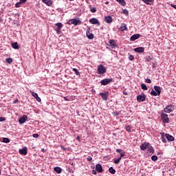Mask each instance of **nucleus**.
Returning <instances> with one entry per match:
<instances>
[{
  "label": "nucleus",
  "instance_id": "nucleus-1",
  "mask_svg": "<svg viewBox=\"0 0 176 176\" xmlns=\"http://www.w3.org/2000/svg\"><path fill=\"white\" fill-rule=\"evenodd\" d=\"M154 89H152L151 91V96H159L162 93V88L160 86L155 85L154 86Z\"/></svg>",
  "mask_w": 176,
  "mask_h": 176
},
{
  "label": "nucleus",
  "instance_id": "nucleus-2",
  "mask_svg": "<svg viewBox=\"0 0 176 176\" xmlns=\"http://www.w3.org/2000/svg\"><path fill=\"white\" fill-rule=\"evenodd\" d=\"M67 24H69V25H71L72 24L74 25H80V24H82V21L76 19H72L67 21Z\"/></svg>",
  "mask_w": 176,
  "mask_h": 176
},
{
  "label": "nucleus",
  "instance_id": "nucleus-3",
  "mask_svg": "<svg viewBox=\"0 0 176 176\" xmlns=\"http://www.w3.org/2000/svg\"><path fill=\"white\" fill-rule=\"evenodd\" d=\"M97 71L99 75H102L107 72V68H105L102 65H99L98 66Z\"/></svg>",
  "mask_w": 176,
  "mask_h": 176
},
{
  "label": "nucleus",
  "instance_id": "nucleus-4",
  "mask_svg": "<svg viewBox=\"0 0 176 176\" xmlns=\"http://www.w3.org/2000/svg\"><path fill=\"white\" fill-rule=\"evenodd\" d=\"M112 82H113V78H104L100 80V85H102V86H107V85H109V83H112Z\"/></svg>",
  "mask_w": 176,
  "mask_h": 176
},
{
  "label": "nucleus",
  "instance_id": "nucleus-5",
  "mask_svg": "<svg viewBox=\"0 0 176 176\" xmlns=\"http://www.w3.org/2000/svg\"><path fill=\"white\" fill-rule=\"evenodd\" d=\"M152 148V146L151 145V144L144 142L141 146H140V149L141 151H145L146 149L148 150L151 149Z\"/></svg>",
  "mask_w": 176,
  "mask_h": 176
},
{
  "label": "nucleus",
  "instance_id": "nucleus-6",
  "mask_svg": "<svg viewBox=\"0 0 176 176\" xmlns=\"http://www.w3.org/2000/svg\"><path fill=\"white\" fill-rule=\"evenodd\" d=\"M161 120L163 122V123H168L170 122L168 116L164 113H161Z\"/></svg>",
  "mask_w": 176,
  "mask_h": 176
},
{
  "label": "nucleus",
  "instance_id": "nucleus-7",
  "mask_svg": "<svg viewBox=\"0 0 176 176\" xmlns=\"http://www.w3.org/2000/svg\"><path fill=\"white\" fill-rule=\"evenodd\" d=\"M56 28L55 31H56L57 34H60L61 32V28H63V23H57L55 24Z\"/></svg>",
  "mask_w": 176,
  "mask_h": 176
},
{
  "label": "nucleus",
  "instance_id": "nucleus-8",
  "mask_svg": "<svg viewBox=\"0 0 176 176\" xmlns=\"http://www.w3.org/2000/svg\"><path fill=\"white\" fill-rule=\"evenodd\" d=\"M99 96H100V97H102V99L104 101H107L108 100V97L109 96L108 91L105 93H100Z\"/></svg>",
  "mask_w": 176,
  "mask_h": 176
},
{
  "label": "nucleus",
  "instance_id": "nucleus-9",
  "mask_svg": "<svg viewBox=\"0 0 176 176\" xmlns=\"http://www.w3.org/2000/svg\"><path fill=\"white\" fill-rule=\"evenodd\" d=\"M90 30H91L90 28H88L87 29L86 34H87L88 39H93V38H94V34H93V33L90 32Z\"/></svg>",
  "mask_w": 176,
  "mask_h": 176
},
{
  "label": "nucleus",
  "instance_id": "nucleus-10",
  "mask_svg": "<svg viewBox=\"0 0 176 176\" xmlns=\"http://www.w3.org/2000/svg\"><path fill=\"white\" fill-rule=\"evenodd\" d=\"M109 46H111V49H115V47H118V44L116 43V41L115 40H109Z\"/></svg>",
  "mask_w": 176,
  "mask_h": 176
},
{
  "label": "nucleus",
  "instance_id": "nucleus-11",
  "mask_svg": "<svg viewBox=\"0 0 176 176\" xmlns=\"http://www.w3.org/2000/svg\"><path fill=\"white\" fill-rule=\"evenodd\" d=\"M145 94L142 93L141 95H139L137 96V100L139 101L140 102H142L145 101Z\"/></svg>",
  "mask_w": 176,
  "mask_h": 176
},
{
  "label": "nucleus",
  "instance_id": "nucleus-12",
  "mask_svg": "<svg viewBox=\"0 0 176 176\" xmlns=\"http://www.w3.org/2000/svg\"><path fill=\"white\" fill-rule=\"evenodd\" d=\"M30 93L32 97H34L36 100V101H38V102H41V98H39V96H38V94L32 91H30Z\"/></svg>",
  "mask_w": 176,
  "mask_h": 176
},
{
  "label": "nucleus",
  "instance_id": "nucleus-13",
  "mask_svg": "<svg viewBox=\"0 0 176 176\" xmlns=\"http://www.w3.org/2000/svg\"><path fill=\"white\" fill-rule=\"evenodd\" d=\"M27 119H28V118L27 117V116L23 115L21 118H19V122L20 124H23L24 123H25V122H27Z\"/></svg>",
  "mask_w": 176,
  "mask_h": 176
},
{
  "label": "nucleus",
  "instance_id": "nucleus-14",
  "mask_svg": "<svg viewBox=\"0 0 176 176\" xmlns=\"http://www.w3.org/2000/svg\"><path fill=\"white\" fill-rule=\"evenodd\" d=\"M89 23L91 24H97V25H100V22L98 21V19L96 18H92L89 19Z\"/></svg>",
  "mask_w": 176,
  "mask_h": 176
},
{
  "label": "nucleus",
  "instance_id": "nucleus-15",
  "mask_svg": "<svg viewBox=\"0 0 176 176\" xmlns=\"http://www.w3.org/2000/svg\"><path fill=\"white\" fill-rule=\"evenodd\" d=\"M165 137L169 142H172L175 140V138L173 135H170L169 133H166Z\"/></svg>",
  "mask_w": 176,
  "mask_h": 176
},
{
  "label": "nucleus",
  "instance_id": "nucleus-16",
  "mask_svg": "<svg viewBox=\"0 0 176 176\" xmlns=\"http://www.w3.org/2000/svg\"><path fill=\"white\" fill-rule=\"evenodd\" d=\"M141 36V34H133V36H131V41L132 42H134V41H136V39H138Z\"/></svg>",
  "mask_w": 176,
  "mask_h": 176
},
{
  "label": "nucleus",
  "instance_id": "nucleus-17",
  "mask_svg": "<svg viewBox=\"0 0 176 176\" xmlns=\"http://www.w3.org/2000/svg\"><path fill=\"white\" fill-rule=\"evenodd\" d=\"M19 153L20 155H27L28 153V149L27 147H23L22 149H19Z\"/></svg>",
  "mask_w": 176,
  "mask_h": 176
},
{
  "label": "nucleus",
  "instance_id": "nucleus-18",
  "mask_svg": "<svg viewBox=\"0 0 176 176\" xmlns=\"http://www.w3.org/2000/svg\"><path fill=\"white\" fill-rule=\"evenodd\" d=\"M96 170L98 173H102V166H101V164H98L96 165Z\"/></svg>",
  "mask_w": 176,
  "mask_h": 176
},
{
  "label": "nucleus",
  "instance_id": "nucleus-19",
  "mask_svg": "<svg viewBox=\"0 0 176 176\" xmlns=\"http://www.w3.org/2000/svg\"><path fill=\"white\" fill-rule=\"evenodd\" d=\"M144 47H139L134 49V52H136V53H144Z\"/></svg>",
  "mask_w": 176,
  "mask_h": 176
},
{
  "label": "nucleus",
  "instance_id": "nucleus-20",
  "mask_svg": "<svg viewBox=\"0 0 176 176\" xmlns=\"http://www.w3.org/2000/svg\"><path fill=\"white\" fill-rule=\"evenodd\" d=\"M104 21H105V23H107L108 24H111V23H112V17L111 16H105Z\"/></svg>",
  "mask_w": 176,
  "mask_h": 176
},
{
  "label": "nucleus",
  "instance_id": "nucleus-21",
  "mask_svg": "<svg viewBox=\"0 0 176 176\" xmlns=\"http://www.w3.org/2000/svg\"><path fill=\"white\" fill-rule=\"evenodd\" d=\"M43 3H45V5H47V6H52L53 4V1L52 0H41Z\"/></svg>",
  "mask_w": 176,
  "mask_h": 176
},
{
  "label": "nucleus",
  "instance_id": "nucleus-22",
  "mask_svg": "<svg viewBox=\"0 0 176 176\" xmlns=\"http://www.w3.org/2000/svg\"><path fill=\"white\" fill-rule=\"evenodd\" d=\"M54 170L55 172H56L57 174H61L63 169L61 168L56 166L54 168Z\"/></svg>",
  "mask_w": 176,
  "mask_h": 176
},
{
  "label": "nucleus",
  "instance_id": "nucleus-23",
  "mask_svg": "<svg viewBox=\"0 0 176 176\" xmlns=\"http://www.w3.org/2000/svg\"><path fill=\"white\" fill-rule=\"evenodd\" d=\"M174 111V106L173 105H168L164 108V111Z\"/></svg>",
  "mask_w": 176,
  "mask_h": 176
},
{
  "label": "nucleus",
  "instance_id": "nucleus-24",
  "mask_svg": "<svg viewBox=\"0 0 176 176\" xmlns=\"http://www.w3.org/2000/svg\"><path fill=\"white\" fill-rule=\"evenodd\" d=\"M146 5H152L153 3V0H142Z\"/></svg>",
  "mask_w": 176,
  "mask_h": 176
},
{
  "label": "nucleus",
  "instance_id": "nucleus-25",
  "mask_svg": "<svg viewBox=\"0 0 176 176\" xmlns=\"http://www.w3.org/2000/svg\"><path fill=\"white\" fill-rule=\"evenodd\" d=\"M120 31H126L127 30V25L125 23H122L120 28Z\"/></svg>",
  "mask_w": 176,
  "mask_h": 176
},
{
  "label": "nucleus",
  "instance_id": "nucleus-26",
  "mask_svg": "<svg viewBox=\"0 0 176 176\" xmlns=\"http://www.w3.org/2000/svg\"><path fill=\"white\" fill-rule=\"evenodd\" d=\"M11 46L13 49H19V43L17 42L12 43Z\"/></svg>",
  "mask_w": 176,
  "mask_h": 176
},
{
  "label": "nucleus",
  "instance_id": "nucleus-27",
  "mask_svg": "<svg viewBox=\"0 0 176 176\" xmlns=\"http://www.w3.org/2000/svg\"><path fill=\"white\" fill-rule=\"evenodd\" d=\"M6 61L8 64H12L13 63V59L12 58H7Z\"/></svg>",
  "mask_w": 176,
  "mask_h": 176
},
{
  "label": "nucleus",
  "instance_id": "nucleus-28",
  "mask_svg": "<svg viewBox=\"0 0 176 176\" xmlns=\"http://www.w3.org/2000/svg\"><path fill=\"white\" fill-rule=\"evenodd\" d=\"M72 71L75 72V75H76L77 76H78V75H80V73L79 72V71H78V69L73 68Z\"/></svg>",
  "mask_w": 176,
  "mask_h": 176
},
{
  "label": "nucleus",
  "instance_id": "nucleus-29",
  "mask_svg": "<svg viewBox=\"0 0 176 176\" xmlns=\"http://www.w3.org/2000/svg\"><path fill=\"white\" fill-rule=\"evenodd\" d=\"M109 171L111 174H115L116 173V170L113 167H110Z\"/></svg>",
  "mask_w": 176,
  "mask_h": 176
},
{
  "label": "nucleus",
  "instance_id": "nucleus-30",
  "mask_svg": "<svg viewBox=\"0 0 176 176\" xmlns=\"http://www.w3.org/2000/svg\"><path fill=\"white\" fill-rule=\"evenodd\" d=\"M3 142H4L5 144H9V142H10V140H9V138H3Z\"/></svg>",
  "mask_w": 176,
  "mask_h": 176
},
{
  "label": "nucleus",
  "instance_id": "nucleus-31",
  "mask_svg": "<svg viewBox=\"0 0 176 176\" xmlns=\"http://www.w3.org/2000/svg\"><path fill=\"white\" fill-rule=\"evenodd\" d=\"M141 87H142V90H148V87H146V85H145L144 83H142L141 85Z\"/></svg>",
  "mask_w": 176,
  "mask_h": 176
},
{
  "label": "nucleus",
  "instance_id": "nucleus-32",
  "mask_svg": "<svg viewBox=\"0 0 176 176\" xmlns=\"http://www.w3.org/2000/svg\"><path fill=\"white\" fill-rule=\"evenodd\" d=\"M125 129L126 131H128L129 133H131V126H130V125H127Z\"/></svg>",
  "mask_w": 176,
  "mask_h": 176
},
{
  "label": "nucleus",
  "instance_id": "nucleus-33",
  "mask_svg": "<svg viewBox=\"0 0 176 176\" xmlns=\"http://www.w3.org/2000/svg\"><path fill=\"white\" fill-rule=\"evenodd\" d=\"M112 113L113 116H119V115H120V113L119 111H113Z\"/></svg>",
  "mask_w": 176,
  "mask_h": 176
},
{
  "label": "nucleus",
  "instance_id": "nucleus-34",
  "mask_svg": "<svg viewBox=\"0 0 176 176\" xmlns=\"http://www.w3.org/2000/svg\"><path fill=\"white\" fill-rule=\"evenodd\" d=\"M151 160H153V162H156V160H157V156L156 155H153L151 157Z\"/></svg>",
  "mask_w": 176,
  "mask_h": 176
},
{
  "label": "nucleus",
  "instance_id": "nucleus-35",
  "mask_svg": "<svg viewBox=\"0 0 176 176\" xmlns=\"http://www.w3.org/2000/svg\"><path fill=\"white\" fill-rule=\"evenodd\" d=\"M21 4H22V3L21 1L16 3L15 4V8H20V6H21Z\"/></svg>",
  "mask_w": 176,
  "mask_h": 176
},
{
  "label": "nucleus",
  "instance_id": "nucleus-36",
  "mask_svg": "<svg viewBox=\"0 0 176 176\" xmlns=\"http://www.w3.org/2000/svg\"><path fill=\"white\" fill-rule=\"evenodd\" d=\"M148 151L150 152V153H155V150H153V147L152 146L151 148H148Z\"/></svg>",
  "mask_w": 176,
  "mask_h": 176
},
{
  "label": "nucleus",
  "instance_id": "nucleus-37",
  "mask_svg": "<svg viewBox=\"0 0 176 176\" xmlns=\"http://www.w3.org/2000/svg\"><path fill=\"white\" fill-rule=\"evenodd\" d=\"M145 60L148 62L151 61V60H152V57H151V56H146L145 58Z\"/></svg>",
  "mask_w": 176,
  "mask_h": 176
},
{
  "label": "nucleus",
  "instance_id": "nucleus-38",
  "mask_svg": "<svg viewBox=\"0 0 176 176\" xmlns=\"http://www.w3.org/2000/svg\"><path fill=\"white\" fill-rule=\"evenodd\" d=\"M91 13H96L97 12V9L94 7L91 9Z\"/></svg>",
  "mask_w": 176,
  "mask_h": 176
},
{
  "label": "nucleus",
  "instance_id": "nucleus-39",
  "mask_svg": "<svg viewBox=\"0 0 176 176\" xmlns=\"http://www.w3.org/2000/svg\"><path fill=\"white\" fill-rule=\"evenodd\" d=\"M129 60H130L131 61H133V60H134V56H133L132 54L129 55Z\"/></svg>",
  "mask_w": 176,
  "mask_h": 176
},
{
  "label": "nucleus",
  "instance_id": "nucleus-40",
  "mask_svg": "<svg viewBox=\"0 0 176 176\" xmlns=\"http://www.w3.org/2000/svg\"><path fill=\"white\" fill-rule=\"evenodd\" d=\"M116 152H117L118 153H122V152L123 153L124 151H123V150H122L121 148H117V149H116Z\"/></svg>",
  "mask_w": 176,
  "mask_h": 176
},
{
  "label": "nucleus",
  "instance_id": "nucleus-41",
  "mask_svg": "<svg viewBox=\"0 0 176 176\" xmlns=\"http://www.w3.org/2000/svg\"><path fill=\"white\" fill-rule=\"evenodd\" d=\"M145 82H146V83H152V80H151V79H149V78H146L145 80Z\"/></svg>",
  "mask_w": 176,
  "mask_h": 176
},
{
  "label": "nucleus",
  "instance_id": "nucleus-42",
  "mask_svg": "<svg viewBox=\"0 0 176 176\" xmlns=\"http://www.w3.org/2000/svg\"><path fill=\"white\" fill-rule=\"evenodd\" d=\"M87 160H88V162H91L93 160V158L91 157V156H88L87 157Z\"/></svg>",
  "mask_w": 176,
  "mask_h": 176
},
{
  "label": "nucleus",
  "instance_id": "nucleus-43",
  "mask_svg": "<svg viewBox=\"0 0 176 176\" xmlns=\"http://www.w3.org/2000/svg\"><path fill=\"white\" fill-rule=\"evenodd\" d=\"M120 163V161L118 159H116L114 160V164H119Z\"/></svg>",
  "mask_w": 176,
  "mask_h": 176
},
{
  "label": "nucleus",
  "instance_id": "nucleus-44",
  "mask_svg": "<svg viewBox=\"0 0 176 176\" xmlns=\"http://www.w3.org/2000/svg\"><path fill=\"white\" fill-rule=\"evenodd\" d=\"M162 141L164 142V144H167V140H166L165 138H162Z\"/></svg>",
  "mask_w": 176,
  "mask_h": 176
},
{
  "label": "nucleus",
  "instance_id": "nucleus-45",
  "mask_svg": "<svg viewBox=\"0 0 176 176\" xmlns=\"http://www.w3.org/2000/svg\"><path fill=\"white\" fill-rule=\"evenodd\" d=\"M6 120V118H5V117L0 118V122H5Z\"/></svg>",
  "mask_w": 176,
  "mask_h": 176
},
{
  "label": "nucleus",
  "instance_id": "nucleus-46",
  "mask_svg": "<svg viewBox=\"0 0 176 176\" xmlns=\"http://www.w3.org/2000/svg\"><path fill=\"white\" fill-rule=\"evenodd\" d=\"M33 137L34 138H38V137H39V135L38 133H34L33 134Z\"/></svg>",
  "mask_w": 176,
  "mask_h": 176
},
{
  "label": "nucleus",
  "instance_id": "nucleus-47",
  "mask_svg": "<svg viewBox=\"0 0 176 176\" xmlns=\"http://www.w3.org/2000/svg\"><path fill=\"white\" fill-rule=\"evenodd\" d=\"M123 13L124 14H129V11L127 10H124Z\"/></svg>",
  "mask_w": 176,
  "mask_h": 176
},
{
  "label": "nucleus",
  "instance_id": "nucleus-48",
  "mask_svg": "<svg viewBox=\"0 0 176 176\" xmlns=\"http://www.w3.org/2000/svg\"><path fill=\"white\" fill-rule=\"evenodd\" d=\"M125 152H122L121 154H120V157H124V155H125Z\"/></svg>",
  "mask_w": 176,
  "mask_h": 176
},
{
  "label": "nucleus",
  "instance_id": "nucleus-49",
  "mask_svg": "<svg viewBox=\"0 0 176 176\" xmlns=\"http://www.w3.org/2000/svg\"><path fill=\"white\" fill-rule=\"evenodd\" d=\"M92 174H94V175H97V170H92Z\"/></svg>",
  "mask_w": 176,
  "mask_h": 176
},
{
  "label": "nucleus",
  "instance_id": "nucleus-50",
  "mask_svg": "<svg viewBox=\"0 0 176 176\" xmlns=\"http://www.w3.org/2000/svg\"><path fill=\"white\" fill-rule=\"evenodd\" d=\"M19 2H21V3H25L27 0H20Z\"/></svg>",
  "mask_w": 176,
  "mask_h": 176
},
{
  "label": "nucleus",
  "instance_id": "nucleus-51",
  "mask_svg": "<svg viewBox=\"0 0 176 176\" xmlns=\"http://www.w3.org/2000/svg\"><path fill=\"white\" fill-rule=\"evenodd\" d=\"M160 135H161V138H164V133L161 132V133H160Z\"/></svg>",
  "mask_w": 176,
  "mask_h": 176
},
{
  "label": "nucleus",
  "instance_id": "nucleus-52",
  "mask_svg": "<svg viewBox=\"0 0 176 176\" xmlns=\"http://www.w3.org/2000/svg\"><path fill=\"white\" fill-rule=\"evenodd\" d=\"M171 8H173L174 9L176 10V5L174 4H170Z\"/></svg>",
  "mask_w": 176,
  "mask_h": 176
},
{
  "label": "nucleus",
  "instance_id": "nucleus-53",
  "mask_svg": "<svg viewBox=\"0 0 176 176\" xmlns=\"http://www.w3.org/2000/svg\"><path fill=\"white\" fill-rule=\"evenodd\" d=\"M19 102V99H16L14 102L13 104H17Z\"/></svg>",
  "mask_w": 176,
  "mask_h": 176
},
{
  "label": "nucleus",
  "instance_id": "nucleus-54",
  "mask_svg": "<svg viewBox=\"0 0 176 176\" xmlns=\"http://www.w3.org/2000/svg\"><path fill=\"white\" fill-rule=\"evenodd\" d=\"M64 100H65V101H69V100L68 99V97H64Z\"/></svg>",
  "mask_w": 176,
  "mask_h": 176
},
{
  "label": "nucleus",
  "instance_id": "nucleus-55",
  "mask_svg": "<svg viewBox=\"0 0 176 176\" xmlns=\"http://www.w3.org/2000/svg\"><path fill=\"white\" fill-rule=\"evenodd\" d=\"M76 140H78V141H80V137L79 135H78V136L76 137Z\"/></svg>",
  "mask_w": 176,
  "mask_h": 176
},
{
  "label": "nucleus",
  "instance_id": "nucleus-56",
  "mask_svg": "<svg viewBox=\"0 0 176 176\" xmlns=\"http://www.w3.org/2000/svg\"><path fill=\"white\" fill-rule=\"evenodd\" d=\"M41 152L45 153V148H41Z\"/></svg>",
  "mask_w": 176,
  "mask_h": 176
},
{
  "label": "nucleus",
  "instance_id": "nucleus-57",
  "mask_svg": "<svg viewBox=\"0 0 176 176\" xmlns=\"http://www.w3.org/2000/svg\"><path fill=\"white\" fill-rule=\"evenodd\" d=\"M118 160L120 162V160H122V157H118Z\"/></svg>",
  "mask_w": 176,
  "mask_h": 176
},
{
  "label": "nucleus",
  "instance_id": "nucleus-58",
  "mask_svg": "<svg viewBox=\"0 0 176 176\" xmlns=\"http://www.w3.org/2000/svg\"><path fill=\"white\" fill-rule=\"evenodd\" d=\"M109 3V2L107 1L106 2V5H108Z\"/></svg>",
  "mask_w": 176,
  "mask_h": 176
},
{
  "label": "nucleus",
  "instance_id": "nucleus-59",
  "mask_svg": "<svg viewBox=\"0 0 176 176\" xmlns=\"http://www.w3.org/2000/svg\"><path fill=\"white\" fill-rule=\"evenodd\" d=\"M1 21H2V19H0V22H1Z\"/></svg>",
  "mask_w": 176,
  "mask_h": 176
},
{
  "label": "nucleus",
  "instance_id": "nucleus-60",
  "mask_svg": "<svg viewBox=\"0 0 176 176\" xmlns=\"http://www.w3.org/2000/svg\"><path fill=\"white\" fill-rule=\"evenodd\" d=\"M77 113H79V111H77Z\"/></svg>",
  "mask_w": 176,
  "mask_h": 176
},
{
  "label": "nucleus",
  "instance_id": "nucleus-61",
  "mask_svg": "<svg viewBox=\"0 0 176 176\" xmlns=\"http://www.w3.org/2000/svg\"><path fill=\"white\" fill-rule=\"evenodd\" d=\"M0 175H1V169H0Z\"/></svg>",
  "mask_w": 176,
  "mask_h": 176
},
{
  "label": "nucleus",
  "instance_id": "nucleus-62",
  "mask_svg": "<svg viewBox=\"0 0 176 176\" xmlns=\"http://www.w3.org/2000/svg\"><path fill=\"white\" fill-rule=\"evenodd\" d=\"M69 1H74V0H69Z\"/></svg>",
  "mask_w": 176,
  "mask_h": 176
},
{
  "label": "nucleus",
  "instance_id": "nucleus-63",
  "mask_svg": "<svg viewBox=\"0 0 176 176\" xmlns=\"http://www.w3.org/2000/svg\"><path fill=\"white\" fill-rule=\"evenodd\" d=\"M0 162H1V158H0Z\"/></svg>",
  "mask_w": 176,
  "mask_h": 176
}]
</instances>
